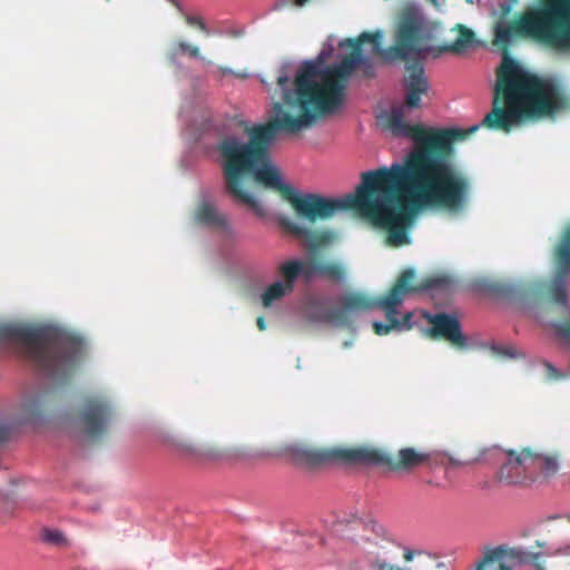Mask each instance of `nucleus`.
<instances>
[{"label": "nucleus", "mask_w": 570, "mask_h": 570, "mask_svg": "<svg viewBox=\"0 0 570 570\" xmlns=\"http://www.w3.org/2000/svg\"><path fill=\"white\" fill-rule=\"evenodd\" d=\"M379 118L392 135L409 137L414 150L402 163L394 161L389 167L364 173L354 194L330 198L292 190L287 200L298 220L282 219L287 232L311 239L306 224L355 209L374 226L386 229L390 244L402 246L411 242L409 228L416 213L429 209L461 213L468 207L471 198L468 175L449 158L430 150H445L480 126L439 129L423 124L407 125L403 121L401 105L383 111Z\"/></svg>", "instance_id": "f257e3e1"}, {"label": "nucleus", "mask_w": 570, "mask_h": 570, "mask_svg": "<svg viewBox=\"0 0 570 570\" xmlns=\"http://www.w3.org/2000/svg\"><path fill=\"white\" fill-rule=\"evenodd\" d=\"M335 38L330 36L314 59L286 60L276 71L279 99L271 102L269 124H237L216 132L217 141L206 148L209 157L223 167L226 193L250 208L257 216L266 214L264 203L252 189L256 183L271 189H286L278 166L266 146L276 134H297L337 111L345 100L344 80L357 65H368L379 41L370 47L357 39H345L334 52Z\"/></svg>", "instance_id": "f03ea898"}, {"label": "nucleus", "mask_w": 570, "mask_h": 570, "mask_svg": "<svg viewBox=\"0 0 570 570\" xmlns=\"http://www.w3.org/2000/svg\"><path fill=\"white\" fill-rule=\"evenodd\" d=\"M436 33L438 29L426 20L419 8L411 9L400 19L395 45L391 48L382 47L384 38L382 30L361 33V40L365 47H370V42L377 39L379 49L374 55L379 53L385 60L403 59L417 62L413 66L406 65V75L403 80L409 108H417L421 105V96L430 88L422 60L444 55H461L479 43L474 31L463 24L453 27L450 30L451 39L443 43H435Z\"/></svg>", "instance_id": "7ed1b4c3"}, {"label": "nucleus", "mask_w": 570, "mask_h": 570, "mask_svg": "<svg viewBox=\"0 0 570 570\" xmlns=\"http://www.w3.org/2000/svg\"><path fill=\"white\" fill-rule=\"evenodd\" d=\"M495 91L502 92L505 107H494L484 118L490 128L509 131L528 120L553 117L568 108V100L549 80L525 70L519 62L505 56L498 73Z\"/></svg>", "instance_id": "20e7f679"}, {"label": "nucleus", "mask_w": 570, "mask_h": 570, "mask_svg": "<svg viewBox=\"0 0 570 570\" xmlns=\"http://www.w3.org/2000/svg\"><path fill=\"white\" fill-rule=\"evenodd\" d=\"M415 272L412 268L406 269L397 279L392 291L382 299L370 304L360 294H350L344 297V306L337 311L342 316H351L357 312L368 308H380L387 323L374 322L373 327L377 335H387L392 331L403 332L419 324L420 318H424L431 325L426 334L432 336L445 337L453 345L466 346V337L462 334L460 323L456 317L448 314H431L425 311L401 313L400 307L405 297L422 291L434 295L436 289L444 291L450 287L449 278H435L423 286L413 285Z\"/></svg>", "instance_id": "39448f33"}, {"label": "nucleus", "mask_w": 570, "mask_h": 570, "mask_svg": "<svg viewBox=\"0 0 570 570\" xmlns=\"http://www.w3.org/2000/svg\"><path fill=\"white\" fill-rule=\"evenodd\" d=\"M343 538L353 544L357 559L340 570H430L435 562L430 551L397 542L373 520L351 522Z\"/></svg>", "instance_id": "423d86ee"}, {"label": "nucleus", "mask_w": 570, "mask_h": 570, "mask_svg": "<svg viewBox=\"0 0 570 570\" xmlns=\"http://www.w3.org/2000/svg\"><path fill=\"white\" fill-rule=\"evenodd\" d=\"M517 0H504L493 10L494 45L508 46L522 35L560 50H570V0H534L515 24L509 16Z\"/></svg>", "instance_id": "0eeeda50"}, {"label": "nucleus", "mask_w": 570, "mask_h": 570, "mask_svg": "<svg viewBox=\"0 0 570 570\" xmlns=\"http://www.w3.org/2000/svg\"><path fill=\"white\" fill-rule=\"evenodd\" d=\"M0 342L19 344L52 377L68 375L80 361V348L63 342L50 325L0 322Z\"/></svg>", "instance_id": "6e6552de"}, {"label": "nucleus", "mask_w": 570, "mask_h": 570, "mask_svg": "<svg viewBox=\"0 0 570 570\" xmlns=\"http://www.w3.org/2000/svg\"><path fill=\"white\" fill-rule=\"evenodd\" d=\"M289 458L298 464H316L324 461L338 462H365L381 463L384 461V454L370 448H333L330 450H312L301 444H289L285 448Z\"/></svg>", "instance_id": "1a4fd4ad"}, {"label": "nucleus", "mask_w": 570, "mask_h": 570, "mask_svg": "<svg viewBox=\"0 0 570 570\" xmlns=\"http://www.w3.org/2000/svg\"><path fill=\"white\" fill-rule=\"evenodd\" d=\"M304 271V264L298 258H291L282 262L278 267V275L275 282L268 285L262 293L261 298L265 307H271L294 291L295 282Z\"/></svg>", "instance_id": "9d476101"}, {"label": "nucleus", "mask_w": 570, "mask_h": 570, "mask_svg": "<svg viewBox=\"0 0 570 570\" xmlns=\"http://www.w3.org/2000/svg\"><path fill=\"white\" fill-rule=\"evenodd\" d=\"M531 557L532 554L522 549L497 547L487 552L474 570H514Z\"/></svg>", "instance_id": "9b49d317"}, {"label": "nucleus", "mask_w": 570, "mask_h": 570, "mask_svg": "<svg viewBox=\"0 0 570 570\" xmlns=\"http://www.w3.org/2000/svg\"><path fill=\"white\" fill-rule=\"evenodd\" d=\"M557 255V269L559 275L556 281V301L559 302L560 304L566 305L567 297L563 292V276L570 272V225L566 228V230L562 234Z\"/></svg>", "instance_id": "f8f14e48"}, {"label": "nucleus", "mask_w": 570, "mask_h": 570, "mask_svg": "<svg viewBox=\"0 0 570 570\" xmlns=\"http://www.w3.org/2000/svg\"><path fill=\"white\" fill-rule=\"evenodd\" d=\"M109 406L101 401H92L86 404L82 413V422L90 435L99 433L108 421Z\"/></svg>", "instance_id": "ddd939ff"}, {"label": "nucleus", "mask_w": 570, "mask_h": 570, "mask_svg": "<svg viewBox=\"0 0 570 570\" xmlns=\"http://www.w3.org/2000/svg\"><path fill=\"white\" fill-rule=\"evenodd\" d=\"M507 455L508 460L501 468L500 479L509 484L519 483L520 480L512 475V471L533 462L537 460V455L528 449H522L520 452L510 450Z\"/></svg>", "instance_id": "4468645a"}, {"label": "nucleus", "mask_w": 570, "mask_h": 570, "mask_svg": "<svg viewBox=\"0 0 570 570\" xmlns=\"http://www.w3.org/2000/svg\"><path fill=\"white\" fill-rule=\"evenodd\" d=\"M195 220L199 224L216 226L228 229L229 224L225 215H223L208 197H203L195 210Z\"/></svg>", "instance_id": "2eb2a0df"}, {"label": "nucleus", "mask_w": 570, "mask_h": 570, "mask_svg": "<svg viewBox=\"0 0 570 570\" xmlns=\"http://www.w3.org/2000/svg\"><path fill=\"white\" fill-rule=\"evenodd\" d=\"M429 459V454L417 451L413 448H404L399 452L397 460L392 464L395 471H409L423 464Z\"/></svg>", "instance_id": "dca6fc26"}, {"label": "nucleus", "mask_w": 570, "mask_h": 570, "mask_svg": "<svg viewBox=\"0 0 570 570\" xmlns=\"http://www.w3.org/2000/svg\"><path fill=\"white\" fill-rule=\"evenodd\" d=\"M43 404L41 395L26 397L20 405L21 414L26 421H35L40 417V410Z\"/></svg>", "instance_id": "f3484780"}, {"label": "nucleus", "mask_w": 570, "mask_h": 570, "mask_svg": "<svg viewBox=\"0 0 570 570\" xmlns=\"http://www.w3.org/2000/svg\"><path fill=\"white\" fill-rule=\"evenodd\" d=\"M181 53H188L193 58L203 59L199 47L193 46L187 41H179L174 45L170 51V60L176 62L177 56Z\"/></svg>", "instance_id": "a211bd4d"}, {"label": "nucleus", "mask_w": 570, "mask_h": 570, "mask_svg": "<svg viewBox=\"0 0 570 570\" xmlns=\"http://www.w3.org/2000/svg\"><path fill=\"white\" fill-rule=\"evenodd\" d=\"M42 540L47 543L53 544V546H63L67 543V539L58 529L47 528L42 530L41 533Z\"/></svg>", "instance_id": "6ab92c4d"}, {"label": "nucleus", "mask_w": 570, "mask_h": 570, "mask_svg": "<svg viewBox=\"0 0 570 570\" xmlns=\"http://www.w3.org/2000/svg\"><path fill=\"white\" fill-rule=\"evenodd\" d=\"M185 19H186V22L190 27L198 28L200 31H203L207 36L210 35V30H209L207 23L205 22V20L200 16L193 14V13H186L185 14Z\"/></svg>", "instance_id": "aec40b11"}, {"label": "nucleus", "mask_w": 570, "mask_h": 570, "mask_svg": "<svg viewBox=\"0 0 570 570\" xmlns=\"http://www.w3.org/2000/svg\"><path fill=\"white\" fill-rule=\"evenodd\" d=\"M559 470V462L556 458L544 456L542 460V472L546 476L554 475Z\"/></svg>", "instance_id": "412c9836"}, {"label": "nucleus", "mask_w": 570, "mask_h": 570, "mask_svg": "<svg viewBox=\"0 0 570 570\" xmlns=\"http://www.w3.org/2000/svg\"><path fill=\"white\" fill-rule=\"evenodd\" d=\"M544 368L547 371L546 377L549 381H559L566 377V374H563L556 365H553L551 362H544L543 363Z\"/></svg>", "instance_id": "4be33fe9"}, {"label": "nucleus", "mask_w": 570, "mask_h": 570, "mask_svg": "<svg viewBox=\"0 0 570 570\" xmlns=\"http://www.w3.org/2000/svg\"><path fill=\"white\" fill-rule=\"evenodd\" d=\"M493 351L499 355V356H502V357H510V358H517V357H520L522 356V353L519 352L515 347L513 346H495L493 347Z\"/></svg>", "instance_id": "5701e85b"}, {"label": "nucleus", "mask_w": 570, "mask_h": 570, "mask_svg": "<svg viewBox=\"0 0 570 570\" xmlns=\"http://www.w3.org/2000/svg\"><path fill=\"white\" fill-rule=\"evenodd\" d=\"M556 334L566 346L570 347V324L556 325Z\"/></svg>", "instance_id": "b1692460"}, {"label": "nucleus", "mask_w": 570, "mask_h": 570, "mask_svg": "<svg viewBox=\"0 0 570 570\" xmlns=\"http://www.w3.org/2000/svg\"><path fill=\"white\" fill-rule=\"evenodd\" d=\"M321 273L333 277H343V267L341 265H327L320 268Z\"/></svg>", "instance_id": "393cba45"}, {"label": "nucleus", "mask_w": 570, "mask_h": 570, "mask_svg": "<svg viewBox=\"0 0 570 570\" xmlns=\"http://www.w3.org/2000/svg\"><path fill=\"white\" fill-rule=\"evenodd\" d=\"M550 556H569L570 554V543H567L558 549L549 552Z\"/></svg>", "instance_id": "a878e982"}, {"label": "nucleus", "mask_w": 570, "mask_h": 570, "mask_svg": "<svg viewBox=\"0 0 570 570\" xmlns=\"http://www.w3.org/2000/svg\"><path fill=\"white\" fill-rule=\"evenodd\" d=\"M257 326L259 327L261 331H264L266 328V323L263 317L257 318Z\"/></svg>", "instance_id": "bb28decb"}, {"label": "nucleus", "mask_w": 570, "mask_h": 570, "mask_svg": "<svg viewBox=\"0 0 570 570\" xmlns=\"http://www.w3.org/2000/svg\"><path fill=\"white\" fill-rule=\"evenodd\" d=\"M223 72L225 73H232V75H236V76H243V77H247L248 75L247 73H244V75H240V73H236L234 70L229 69V68H220Z\"/></svg>", "instance_id": "cd10ccee"}, {"label": "nucleus", "mask_w": 570, "mask_h": 570, "mask_svg": "<svg viewBox=\"0 0 570 570\" xmlns=\"http://www.w3.org/2000/svg\"><path fill=\"white\" fill-rule=\"evenodd\" d=\"M259 79L267 90L272 88V85L263 76H259Z\"/></svg>", "instance_id": "c85d7f7f"}, {"label": "nucleus", "mask_w": 570, "mask_h": 570, "mask_svg": "<svg viewBox=\"0 0 570 570\" xmlns=\"http://www.w3.org/2000/svg\"><path fill=\"white\" fill-rule=\"evenodd\" d=\"M294 2L297 7H303L307 2V0H294Z\"/></svg>", "instance_id": "c756f323"}, {"label": "nucleus", "mask_w": 570, "mask_h": 570, "mask_svg": "<svg viewBox=\"0 0 570 570\" xmlns=\"http://www.w3.org/2000/svg\"><path fill=\"white\" fill-rule=\"evenodd\" d=\"M4 434H6V428L2 424H0V440L4 436Z\"/></svg>", "instance_id": "7c9ffc66"}, {"label": "nucleus", "mask_w": 570, "mask_h": 570, "mask_svg": "<svg viewBox=\"0 0 570 570\" xmlns=\"http://www.w3.org/2000/svg\"><path fill=\"white\" fill-rule=\"evenodd\" d=\"M203 126H204V128H205V129H209V128H212V121L208 119V120H206V121L204 122V125H203Z\"/></svg>", "instance_id": "2f4dec72"}, {"label": "nucleus", "mask_w": 570, "mask_h": 570, "mask_svg": "<svg viewBox=\"0 0 570 570\" xmlns=\"http://www.w3.org/2000/svg\"><path fill=\"white\" fill-rule=\"evenodd\" d=\"M466 1H468V2H471V3L473 2V0H466Z\"/></svg>", "instance_id": "473e14b6"}]
</instances>
